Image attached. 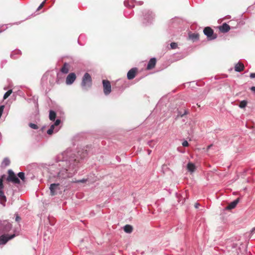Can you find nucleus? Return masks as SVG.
Listing matches in <instances>:
<instances>
[{
  "instance_id": "nucleus-23",
  "label": "nucleus",
  "mask_w": 255,
  "mask_h": 255,
  "mask_svg": "<svg viewBox=\"0 0 255 255\" xmlns=\"http://www.w3.org/2000/svg\"><path fill=\"white\" fill-rule=\"evenodd\" d=\"M56 117V113L52 110H50L49 112V119L51 121H54L55 120Z\"/></svg>"
},
{
  "instance_id": "nucleus-31",
  "label": "nucleus",
  "mask_w": 255,
  "mask_h": 255,
  "mask_svg": "<svg viewBox=\"0 0 255 255\" xmlns=\"http://www.w3.org/2000/svg\"><path fill=\"white\" fill-rule=\"evenodd\" d=\"M190 37L192 39H196L198 38V34H195L193 33L190 35Z\"/></svg>"
},
{
  "instance_id": "nucleus-37",
  "label": "nucleus",
  "mask_w": 255,
  "mask_h": 255,
  "mask_svg": "<svg viewBox=\"0 0 255 255\" xmlns=\"http://www.w3.org/2000/svg\"><path fill=\"white\" fill-rule=\"evenodd\" d=\"M20 219V218L17 215H16V218H15V221L16 222H18Z\"/></svg>"
},
{
  "instance_id": "nucleus-13",
  "label": "nucleus",
  "mask_w": 255,
  "mask_h": 255,
  "mask_svg": "<svg viewBox=\"0 0 255 255\" xmlns=\"http://www.w3.org/2000/svg\"><path fill=\"white\" fill-rule=\"evenodd\" d=\"M240 199L237 198L233 202H231L228 206L226 207V209L231 210L236 207L238 203L239 202Z\"/></svg>"
},
{
  "instance_id": "nucleus-32",
  "label": "nucleus",
  "mask_w": 255,
  "mask_h": 255,
  "mask_svg": "<svg viewBox=\"0 0 255 255\" xmlns=\"http://www.w3.org/2000/svg\"><path fill=\"white\" fill-rule=\"evenodd\" d=\"M61 123V120L59 119H57L55 122L54 124L52 125V126H54V128H55V127L58 126L60 123Z\"/></svg>"
},
{
  "instance_id": "nucleus-1",
  "label": "nucleus",
  "mask_w": 255,
  "mask_h": 255,
  "mask_svg": "<svg viewBox=\"0 0 255 255\" xmlns=\"http://www.w3.org/2000/svg\"><path fill=\"white\" fill-rule=\"evenodd\" d=\"M71 149H67L58 156V161L52 166V168L57 169L53 176L61 183L62 181L72 177L78 170L79 160L78 157L72 156Z\"/></svg>"
},
{
  "instance_id": "nucleus-16",
  "label": "nucleus",
  "mask_w": 255,
  "mask_h": 255,
  "mask_svg": "<svg viewBox=\"0 0 255 255\" xmlns=\"http://www.w3.org/2000/svg\"><path fill=\"white\" fill-rule=\"evenodd\" d=\"M144 16L145 17V19H148L147 23H150L151 22V20L153 18L154 15L151 11L148 10L147 12V13L145 14Z\"/></svg>"
},
{
  "instance_id": "nucleus-20",
  "label": "nucleus",
  "mask_w": 255,
  "mask_h": 255,
  "mask_svg": "<svg viewBox=\"0 0 255 255\" xmlns=\"http://www.w3.org/2000/svg\"><path fill=\"white\" fill-rule=\"evenodd\" d=\"M134 2L133 0H126L124 1V5L127 7H133L134 5Z\"/></svg>"
},
{
  "instance_id": "nucleus-21",
  "label": "nucleus",
  "mask_w": 255,
  "mask_h": 255,
  "mask_svg": "<svg viewBox=\"0 0 255 255\" xmlns=\"http://www.w3.org/2000/svg\"><path fill=\"white\" fill-rule=\"evenodd\" d=\"M61 71L64 74H67L68 73V65L67 63H64V65L61 69Z\"/></svg>"
},
{
  "instance_id": "nucleus-34",
  "label": "nucleus",
  "mask_w": 255,
  "mask_h": 255,
  "mask_svg": "<svg viewBox=\"0 0 255 255\" xmlns=\"http://www.w3.org/2000/svg\"><path fill=\"white\" fill-rule=\"evenodd\" d=\"M87 179H81V180H76V181H74V182H76V183H85L87 181Z\"/></svg>"
},
{
  "instance_id": "nucleus-6",
  "label": "nucleus",
  "mask_w": 255,
  "mask_h": 255,
  "mask_svg": "<svg viewBox=\"0 0 255 255\" xmlns=\"http://www.w3.org/2000/svg\"><path fill=\"white\" fill-rule=\"evenodd\" d=\"M16 235L13 234L10 236L8 235H2L0 236V245H5L9 240L13 239L15 237Z\"/></svg>"
},
{
  "instance_id": "nucleus-25",
  "label": "nucleus",
  "mask_w": 255,
  "mask_h": 255,
  "mask_svg": "<svg viewBox=\"0 0 255 255\" xmlns=\"http://www.w3.org/2000/svg\"><path fill=\"white\" fill-rule=\"evenodd\" d=\"M247 102L246 100H243L240 102L239 107L243 109L245 108L247 106Z\"/></svg>"
},
{
  "instance_id": "nucleus-42",
  "label": "nucleus",
  "mask_w": 255,
  "mask_h": 255,
  "mask_svg": "<svg viewBox=\"0 0 255 255\" xmlns=\"http://www.w3.org/2000/svg\"><path fill=\"white\" fill-rule=\"evenodd\" d=\"M138 4H139V5H141V4H142V3H143V2H142V1H139V2H138Z\"/></svg>"
},
{
  "instance_id": "nucleus-40",
  "label": "nucleus",
  "mask_w": 255,
  "mask_h": 255,
  "mask_svg": "<svg viewBox=\"0 0 255 255\" xmlns=\"http://www.w3.org/2000/svg\"><path fill=\"white\" fill-rule=\"evenodd\" d=\"M212 146V144H210V145H208L207 147V149L208 150Z\"/></svg>"
},
{
  "instance_id": "nucleus-3",
  "label": "nucleus",
  "mask_w": 255,
  "mask_h": 255,
  "mask_svg": "<svg viewBox=\"0 0 255 255\" xmlns=\"http://www.w3.org/2000/svg\"><path fill=\"white\" fill-rule=\"evenodd\" d=\"M203 32L209 40H213L217 38V34H214L213 29L209 27H205Z\"/></svg>"
},
{
  "instance_id": "nucleus-39",
  "label": "nucleus",
  "mask_w": 255,
  "mask_h": 255,
  "mask_svg": "<svg viewBox=\"0 0 255 255\" xmlns=\"http://www.w3.org/2000/svg\"><path fill=\"white\" fill-rule=\"evenodd\" d=\"M194 206H195V208H198L199 207V203H196L195 204Z\"/></svg>"
},
{
  "instance_id": "nucleus-9",
  "label": "nucleus",
  "mask_w": 255,
  "mask_h": 255,
  "mask_svg": "<svg viewBox=\"0 0 255 255\" xmlns=\"http://www.w3.org/2000/svg\"><path fill=\"white\" fill-rule=\"evenodd\" d=\"M76 79V75L74 73H70L67 77L66 83L67 85L72 84Z\"/></svg>"
},
{
  "instance_id": "nucleus-44",
  "label": "nucleus",
  "mask_w": 255,
  "mask_h": 255,
  "mask_svg": "<svg viewBox=\"0 0 255 255\" xmlns=\"http://www.w3.org/2000/svg\"><path fill=\"white\" fill-rule=\"evenodd\" d=\"M152 142L151 141H149L148 142V144H149V146H150V143H151Z\"/></svg>"
},
{
  "instance_id": "nucleus-12",
  "label": "nucleus",
  "mask_w": 255,
  "mask_h": 255,
  "mask_svg": "<svg viewBox=\"0 0 255 255\" xmlns=\"http://www.w3.org/2000/svg\"><path fill=\"white\" fill-rule=\"evenodd\" d=\"M73 153V155L72 156H74L75 155V158H76L77 157H78V160H79V158L80 159H82V158H84L86 157V156L87 155V150H86L85 151H83V149H82V151H83L82 152H81L80 151H79L78 152V156H76L75 153H74V152L71 150Z\"/></svg>"
},
{
  "instance_id": "nucleus-17",
  "label": "nucleus",
  "mask_w": 255,
  "mask_h": 255,
  "mask_svg": "<svg viewBox=\"0 0 255 255\" xmlns=\"http://www.w3.org/2000/svg\"><path fill=\"white\" fill-rule=\"evenodd\" d=\"M21 54V52L19 50H15L11 52L10 57L13 59H17Z\"/></svg>"
},
{
  "instance_id": "nucleus-24",
  "label": "nucleus",
  "mask_w": 255,
  "mask_h": 255,
  "mask_svg": "<svg viewBox=\"0 0 255 255\" xmlns=\"http://www.w3.org/2000/svg\"><path fill=\"white\" fill-rule=\"evenodd\" d=\"M58 130H59L58 128H54V126H51L50 127V128L47 130V133L48 134H51L53 133L54 131H55V132H57L58 131Z\"/></svg>"
},
{
  "instance_id": "nucleus-33",
  "label": "nucleus",
  "mask_w": 255,
  "mask_h": 255,
  "mask_svg": "<svg viewBox=\"0 0 255 255\" xmlns=\"http://www.w3.org/2000/svg\"><path fill=\"white\" fill-rule=\"evenodd\" d=\"M46 0H44L40 4V5L38 6V7L37 8V10H40L41 8H42V7L44 6L45 2H46Z\"/></svg>"
},
{
  "instance_id": "nucleus-11",
  "label": "nucleus",
  "mask_w": 255,
  "mask_h": 255,
  "mask_svg": "<svg viewBox=\"0 0 255 255\" xmlns=\"http://www.w3.org/2000/svg\"><path fill=\"white\" fill-rule=\"evenodd\" d=\"M137 71V69L136 68H133L131 69L127 74V78L128 80L133 79L135 76V74Z\"/></svg>"
},
{
  "instance_id": "nucleus-27",
  "label": "nucleus",
  "mask_w": 255,
  "mask_h": 255,
  "mask_svg": "<svg viewBox=\"0 0 255 255\" xmlns=\"http://www.w3.org/2000/svg\"><path fill=\"white\" fill-rule=\"evenodd\" d=\"M2 163V164L4 165L5 166H7V165H8L9 164L10 161H9L8 158H5L3 159Z\"/></svg>"
},
{
  "instance_id": "nucleus-43",
  "label": "nucleus",
  "mask_w": 255,
  "mask_h": 255,
  "mask_svg": "<svg viewBox=\"0 0 255 255\" xmlns=\"http://www.w3.org/2000/svg\"><path fill=\"white\" fill-rule=\"evenodd\" d=\"M255 231V228L253 229L252 232H254Z\"/></svg>"
},
{
  "instance_id": "nucleus-30",
  "label": "nucleus",
  "mask_w": 255,
  "mask_h": 255,
  "mask_svg": "<svg viewBox=\"0 0 255 255\" xmlns=\"http://www.w3.org/2000/svg\"><path fill=\"white\" fill-rule=\"evenodd\" d=\"M170 47L171 49H175L177 47V44L175 42H171L170 43Z\"/></svg>"
},
{
  "instance_id": "nucleus-22",
  "label": "nucleus",
  "mask_w": 255,
  "mask_h": 255,
  "mask_svg": "<svg viewBox=\"0 0 255 255\" xmlns=\"http://www.w3.org/2000/svg\"><path fill=\"white\" fill-rule=\"evenodd\" d=\"M124 230L127 233H130L132 231V227L129 225H127L124 227Z\"/></svg>"
},
{
  "instance_id": "nucleus-41",
  "label": "nucleus",
  "mask_w": 255,
  "mask_h": 255,
  "mask_svg": "<svg viewBox=\"0 0 255 255\" xmlns=\"http://www.w3.org/2000/svg\"><path fill=\"white\" fill-rule=\"evenodd\" d=\"M151 150H148V154H150V153H151Z\"/></svg>"
},
{
  "instance_id": "nucleus-26",
  "label": "nucleus",
  "mask_w": 255,
  "mask_h": 255,
  "mask_svg": "<svg viewBox=\"0 0 255 255\" xmlns=\"http://www.w3.org/2000/svg\"><path fill=\"white\" fill-rule=\"evenodd\" d=\"M12 93V90H9L7 91L3 96V99L5 100Z\"/></svg>"
},
{
  "instance_id": "nucleus-14",
  "label": "nucleus",
  "mask_w": 255,
  "mask_h": 255,
  "mask_svg": "<svg viewBox=\"0 0 255 255\" xmlns=\"http://www.w3.org/2000/svg\"><path fill=\"white\" fill-rule=\"evenodd\" d=\"M156 62V60L155 58H152L150 59L147 65V69L150 70L154 68Z\"/></svg>"
},
{
  "instance_id": "nucleus-38",
  "label": "nucleus",
  "mask_w": 255,
  "mask_h": 255,
  "mask_svg": "<svg viewBox=\"0 0 255 255\" xmlns=\"http://www.w3.org/2000/svg\"><path fill=\"white\" fill-rule=\"evenodd\" d=\"M251 90L252 92L255 93V87L253 86L251 88Z\"/></svg>"
},
{
  "instance_id": "nucleus-35",
  "label": "nucleus",
  "mask_w": 255,
  "mask_h": 255,
  "mask_svg": "<svg viewBox=\"0 0 255 255\" xmlns=\"http://www.w3.org/2000/svg\"><path fill=\"white\" fill-rule=\"evenodd\" d=\"M182 146H184V147H186V146H188V142L186 140H184L182 143Z\"/></svg>"
},
{
  "instance_id": "nucleus-5",
  "label": "nucleus",
  "mask_w": 255,
  "mask_h": 255,
  "mask_svg": "<svg viewBox=\"0 0 255 255\" xmlns=\"http://www.w3.org/2000/svg\"><path fill=\"white\" fill-rule=\"evenodd\" d=\"M8 175L7 178V180L8 181L12 182L15 184H19L20 183L19 179L17 177L12 170H8Z\"/></svg>"
},
{
  "instance_id": "nucleus-10",
  "label": "nucleus",
  "mask_w": 255,
  "mask_h": 255,
  "mask_svg": "<svg viewBox=\"0 0 255 255\" xmlns=\"http://www.w3.org/2000/svg\"><path fill=\"white\" fill-rule=\"evenodd\" d=\"M2 230L3 232H8L12 228V225L5 221L2 223Z\"/></svg>"
},
{
  "instance_id": "nucleus-36",
  "label": "nucleus",
  "mask_w": 255,
  "mask_h": 255,
  "mask_svg": "<svg viewBox=\"0 0 255 255\" xmlns=\"http://www.w3.org/2000/svg\"><path fill=\"white\" fill-rule=\"evenodd\" d=\"M250 78H255V73H252L250 75Z\"/></svg>"
},
{
  "instance_id": "nucleus-28",
  "label": "nucleus",
  "mask_w": 255,
  "mask_h": 255,
  "mask_svg": "<svg viewBox=\"0 0 255 255\" xmlns=\"http://www.w3.org/2000/svg\"><path fill=\"white\" fill-rule=\"evenodd\" d=\"M29 126L32 129H37L38 128V127L37 126V125L35 124L29 123Z\"/></svg>"
},
{
  "instance_id": "nucleus-4",
  "label": "nucleus",
  "mask_w": 255,
  "mask_h": 255,
  "mask_svg": "<svg viewBox=\"0 0 255 255\" xmlns=\"http://www.w3.org/2000/svg\"><path fill=\"white\" fill-rule=\"evenodd\" d=\"M2 178H0V203L3 206H5L6 198L3 191V185Z\"/></svg>"
},
{
  "instance_id": "nucleus-8",
  "label": "nucleus",
  "mask_w": 255,
  "mask_h": 255,
  "mask_svg": "<svg viewBox=\"0 0 255 255\" xmlns=\"http://www.w3.org/2000/svg\"><path fill=\"white\" fill-rule=\"evenodd\" d=\"M50 195L51 196L55 195L57 194V190H60L59 183L51 184L49 187Z\"/></svg>"
},
{
  "instance_id": "nucleus-18",
  "label": "nucleus",
  "mask_w": 255,
  "mask_h": 255,
  "mask_svg": "<svg viewBox=\"0 0 255 255\" xmlns=\"http://www.w3.org/2000/svg\"><path fill=\"white\" fill-rule=\"evenodd\" d=\"M244 65L243 63L239 62L235 66V70L237 72H240L244 70Z\"/></svg>"
},
{
  "instance_id": "nucleus-19",
  "label": "nucleus",
  "mask_w": 255,
  "mask_h": 255,
  "mask_svg": "<svg viewBox=\"0 0 255 255\" xmlns=\"http://www.w3.org/2000/svg\"><path fill=\"white\" fill-rule=\"evenodd\" d=\"M187 168L188 171L190 172H193L196 169V167L194 164L191 162H189L187 164Z\"/></svg>"
},
{
  "instance_id": "nucleus-7",
  "label": "nucleus",
  "mask_w": 255,
  "mask_h": 255,
  "mask_svg": "<svg viewBox=\"0 0 255 255\" xmlns=\"http://www.w3.org/2000/svg\"><path fill=\"white\" fill-rule=\"evenodd\" d=\"M103 85L104 88V93L106 95H109L111 92V85L108 80H103Z\"/></svg>"
},
{
  "instance_id": "nucleus-29",
  "label": "nucleus",
  "mask_w": 255,
  "mask_h": 255,
  "mask_svg": "<svg viewBox=\"0 0 255 255\" xmlns=\"http://www.w3.org/2000/svg\"><path fill=\"white\" fill-rule=\"evenodd\" d=\"M18 176L22 180L24 179V173L22 172H19L18 173Z\"/></svg>"
},
{
  "instance_id": "nucleus-2",
  "label": "nucleus",
  "mask_w": 255,
  "mask_h": 255,
  "mask_svg": "<svg viewBox=\"0 0 255 255\" xmlns=\"http://www.w3.org/2000/svg\"><path fill=\"white\" fill-rule=\"evenodd\" d=\"M82 87L83 90H87L92 85V79L90 74L86 73L82 79Z\"/></svg>"
},
{
  "instance_id": "nucleus-15",
  "label": "nucleus",
  "mask_w": 255,
  "mask_h": 255,
  "mask_svg": "<svg viewBox=\"0 0 255 255\" xmlns=\"http://www.w3.org/2000/svg\"><path fill=\"white\" fill-rule=\"evenodd\" d=\"M219 29L222 32H227L230 30V26L226 23H224L219 27Z\"/></svg>"
}]
</instances>
